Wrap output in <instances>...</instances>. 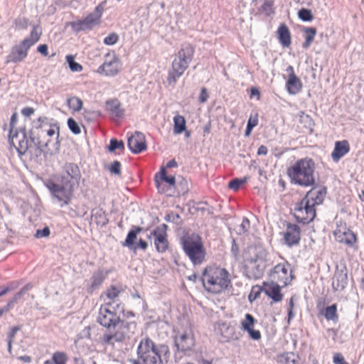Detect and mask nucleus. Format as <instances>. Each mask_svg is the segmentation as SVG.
Here are the masks:
<instances>
[{"instance_id":"nucleus-1","label":"nucleus","mask_w":364,"mask_h":364,"mask_svg":"<svg viewBox=\"0 0 364 364\" xmlns=\"http://www.w3.org/2000/svg\"><path fill=\"white\" fill-rule=\"evenodd\" d=\"M63 171L55 181L50 179L45 182L52 196L61 203L60 207L70 203L75 186H78L81 178L80 168L74 163L65 164Z\"/></svg>"},{"instance_id":"nucleus-2","label":"nucleus","mask_w":364,"mask_h":364,"mask_svg":"<svg viewBox=\"0 0 364 364\" xmlns=\"http://www.w3.org/2000/svg\"><path fill=\"white\" fill-rule=\"evenodd\" d=\"M111 308L110 301L102 305L99 310L97 322L107 330V333L102 337V343L114 347L116 343L124 341L126 329L130 324L120 318L114 307L112 310Z\"/></svg>"},{"instance_id":"nucleus-3","label":"nucleus","mask_w":364,"mask_h":364,"mask_svg":"<svg viewBox=\"0 0 364 364\" xmlns=\"http://www.w3.org/2000/svg\"><path fill=\"white\" fill-rule=\"evenodd\" d=\"M137 359H131L133 364H167L171 356L168 345L156 344L149 337L142 338L136 349Z\"/></svg>"},{"instance_id":"nucleus-4","label":"nucleus","mask_w":364,"mask_h":364,"mask_svg":"<svg viewBox=\"0 0 364 364\" xmlns=\"http://www.w3.org/2000/svg\"><path fill=\"white\" fill-rule=\"evenodd\" d=\"M314 171V161L306 157L296 161L287 170V173L292 183L308 187L315 184Z\"/></svg>"},{"instance_id":"nucleus-5","label":"nucleus","mask_w":364,"mask_h":364,"mask_svg":"<svg viewBox=\"0 0 364 364\" xmlns=\"http://www.w3.org/2000/svg\"><path fill=\"white\" fill-rule=\"evenodd\" d=\"M201 279L204 288L213 294L221 293L231 284L229 272L220 267L205 268Z\"/></svg>"},{"instance_id":"nucleus-6","label":"nucleus","mask_w":364,"mask_h":364,"mask_svg":"<svg viewBox=\"0 0 364 364\" xmlns=\"http://www.w3.org/2000/svg\"><path fill=\"white\" fill-rule=\"evenodd\" d=\"M195 48L189 43H183L176 55L171 68L168 71L167 81L169 85H174L177 80L184 73L192 61Z\"/></svg>"},{"instance_id":"nucleus-7","label":"nucleus","mask_w":364,"mask_h":364,"mask_svg":"<svg viewBox=\"0 0 364 364\" xmlns=\"http://www.w3.org/2000/svg\"><path fill=\"white\" fill-rule=\"evenodd\" d=\"M183 251L194 264H200L205 259V250L202 239L198 235H191L181 239Z\"/></svg>"},{"instance_id":"nucleus-8","label":"nucleus","mask_w":364,"mask_h":364,"mask_svg":"<svg viewBox=\"0 0 364 364\" xmlns=\"http://www.w3.org/2000/svg\"><path fill=\"white\" fill-rule=\"evenodd\" d=\"M174 344L178 351L186 353L192 350L196 344L192 329L188 328L183 331H178L174 336Z\"/></svg>"},{"instance_id":"nucleus-9","label":"nucleus","mask_w":364,"mask_h":364,"mask_svg":"<svg viewBox=\"0 0 364 364\" xmlns=\"http://www.w3.org/2000/svg\"><path fill=\"white\" fill-rule=\"evenodd\" d=\"M294 216L299 223L308 224L316 217V209L306 200H301L294 208Z\"/></svg>"},{"instance_id":"nucleus-10","label":"nucleus","mask_w":364,"mask_h":364,"mask_svg":"<svg viewBox=\"0 0 364 364\" xmlns=\"http://www.w3.org/2000/svg\"><path fill=\"white\" fill-rule=\"evenodd\" d=\"M167 229L168 226L166 224H162L151 231L149 236V238H151V236L154 237L156 249L161 253L165 252L168 248Z\"/></svg>"},{"instance_id":"nucleus-11","label":"nucleus","mask_w":364,"mask_h":364,"mask_svg":"<svg viewBox=\"0 0 364 364\" xmlns=\"http://www.w3.org/2000/svg\"><path fill=\"white\" fill-rule=\"evenodd\" d=\"M289 269L288 264H277L269 274L272 281L281 284L282 287L288 285L292 279L291 273L289 272Z\"/></svg>"},{"instance_id":"nucleus-12","label":"nucleus","mask_w":364,"mask_h":364,"mask_svg":"<svg viewBox=\"0 0 364 364\" xmlns=\"http://www.w3.org/2000/svg\"><path fill=\"white\" fill-rule=\"evenodd\" d=\"M100 20V14H90L85 18L76 21L70 22L72 29L75 32L90 30L95 25L97 24Z\"/></svg>"},{"instance_id":"nucleus-13","label":"nucleus","mask_w":364,"mask_h":364,"mask_svg":"<svg viewBox=\"0 0 364 364\" xmlns=\"http://www.w3.org/2000/svg\"><path fill=\"white\" fill-rule=\"evenodd\" d=\"M283 240L289 247L297 245L301 240V229L293 223H288L286 232L284 233Z\"/></svg>"},{"instance_id":"nucleus-14","label":"nucleus","mask_w":364,"mask_h":364,"mask_svg":"<svg viewBox=\"0 0 364 364\" xmlns=\"http://www.w3.org/2000/svg\"><path fill=\"white\" fill-rule=\"evenodd\" d=\"M127 145L134 154H139L146 149L145 136L140 132H135L127 140Z\"/></svg>"},{"instance_id":"nucleus-15","label":"nucleus","mask_w":364,"mask_h":364,"mask_svg":"<svg viewBox=\"0 0 364 364\" xmlns=\"http://www.w3.org/2000/svg\"><path fill=\"white\" fill-rule=\"evenodd\" d=\"M261 291L272 299L274 302H279L283 299V294L281 292V286L275 282H264Z\"/></svg>"},{"instance_id":"nucleus-16","label":"nucleus","mask_w":364,"mask_h":364,"mask_svg":"<svg viewBox=\"0 0 364 364\" xmlns=\"http://www.w3.org/2000/svg\"><path fill=\"white\" fill-rule=\"evenodd\" d=\"M48 142L42 144L38 136H36L33 130L29 132V140H26V147L24 149V154L27 152L34 151L36 156L41 155L43 152V147L47 146Z\"/></svg>"},{"instance_id":"nucleus-17","label":"nucleus","mask_w":364,"mask_h":364,"mask_svg":"<svg viewBox=\"0 0 364 364\" xmlns=\"http://www.w3.org/2000/svg\"><path fill=\"white\" fill-rule=\"evenodd\" d=\"M326 194V188H313L306 193L303 200H306V201L309 202L310 205L315 208V205L323 203Z\"/></svg>"},{"instance_id":"nucleus-18","label":"nucleus","mask_w":364,"mask_h":364,"mask_svg":"<svg viewBox=\"0 0 364 364\" xmlns=\"http://www.w3.org/2000/svg\"><path fill=\"white\" fill-rule=\"evenodd\" d=\"M348 284V272L346 267L338 269L334 273L332 287L334 291H343Z\"/></svg>"},{"instance_id":"nucleus-19","label":"nucleus","mask_w":364,"mask_h":364,"mask_svg":"<svg viewBox=\"0 0 364 364\" xmlns=\"http://www.w3.org/2000/svg\"><path fill=\"white\" fill-rule=\"evenodd\" d=\"M119 71V59L115 55L109 62H105L97 69L98 73L106 76H114Z\"/></svg>"},{"instance_id":"nucleus-20","label":"nucleus","mask_w":364,"mask_h":364,"mask_svg":"<svg viewBox=\"0 0 364 364\" xmlns=\"http://www.w3.org/2000/svg\"><path fill=\"white\" fill-rule=\"evenodd\" d=\"M17 117H18V114H17L16 112L13 113V114L11 117V119H10V130H9V141L10 145L11 146H14L15 147V149H16V151H17L20 158L21 159V156H23V150H22V148H23V145H22L23 141L19 140V141H18V146H16L14 144V139L16 138L18 136V132L16 131L15 132H14V128L15 127V124L17 122Z\"/></svg>"},{"instance_id":"nucleus-21","label":"nucleus","mask_w":364,"mask_h":364,"mask_svg":"<svg viewBox=\"0 0 364 364\" xmlns=\"http://www.w3.org/2000/svg\"><path fill=\"white\" fill-rule=\"evenodd\" d=\"M350 151V145L347 140L337 141L335 142V146L331 157L334 162H338Z\"/></svg>"},{"instance_id":"nucleus-22","label":"nucleus","mask_w":364,"mask_h":364,"mask_svg":"<svg viewBox=\"0 0 364 364\" xmlns=\"http://www.w3.org/2000/svg\"><path fill=\"white\" fill-rule=\"evenodd\" d=\"M334 235L338 242L345 243L350 247H352L357 241L355 234L348 229L343 232L341 230H336Z\"/></svg>"},{"instance_id":"nucleus-23","label":"nucleus","mask_w":364,"mask_h":364,"mask_svg":"<svg viewBox=\"0 0 364 364\" xmlns=\"http://www.w3.org/2000/svg\"><path fill=\"white\" fill-rule=\"evenodd\" d=\"M105 109L113 117L122 118L124 116V110L122 109L120 102L116 98L105 102Z\"/></svg>"},{"instance_id":"nucleus-24","label":"nucleus","mask_w":364,"mask_h":364,"mask_svg":"<svg viewBox=\"0 0 364 364\" xmlns=\"http://www.w3.org/2000/svg\"><path fill=\"white\" fill-rule=\"evenodd\" d=\"M142 230V228L134 226L128 232L126 240L122 242V246L128 247L130 250H133L134 251L136 250L137 246L135 243V240L137 238V234L141 232Z\"/></svg>"},{"instance_id":"nucleus-25","label":"nucleus","mask_w":364,"mask_h":364,"mask_svg":"<svg viewBox=\"0 0 364 364\" xmlns=\"http://www.w3.org/2000/svg\"><path fill=\"white\" fill-rule=\"evenodd\" d=\"M299 123L301 125V132L304 134H311L314 131V122L312 118L304 112L299 113Z\"/></svg>"},{"instance_id":"nucleus-26","label":"nucleus","mask_w":364,"mask_h":364,"mask_svg":"<svg viewBox=\"0 0 364 364\" xmlns=\"http://www.w3.org/2000/svg\"><path fill=\"white\" fill-rule=\"evenodd\" d=\"M286 88L289 94L296 95L302 89V83L297 76L288 77L286 82Z\"/></svg>"},{"instance_id":"nucleus-27","label":"nucleus","mask_w":364,"mask_h":364,"mask_svg":"<svg viewBox=\"0 0 364 364\" xmlns=\"http://www.w3.org/2000/svg\"><path fill=\"white\" fill-rule=\"evenodd\" d=\"M277 33L280 43L284 47H289L291 44V34L288 27L284 23L281 24Z\"/></svg>"},{"instance_id":"nucleus-28","label":"nucleus","mask_w":364,"mask_h":364,"mask_svg":"<svg viewBox=\"0 0 364 364\" xmlns=\"http://www.w3.org/2000/svg\"><path fill=\"white\" fill-rule=\"evenodd\" d=\"M42 34V29L39 26H34L28 38L24 39V48L28 49L31 46L35 44Z\"/></svg>"},{"instance_id":"nucleus-29","label":"nucleus","mask_w":364,"mask_h":364,"mask_svg":"<svg viewBox=\"0 0 364 364\" xmlns=\"http://www.w3.org/2000/svg\"><path fill=\"white\" fill-rule=\"evenodd\" d=\"M107 275V272H105L102 269H99L97 272H94L90 280L91 285L90 289L91 291H94L99 288V287L102 284L104 280L105 279Z\"/></svg>"},{"instance_id":"nucleus-30","label":"nucleus","mask_w":364,"mask_h":364,"mask_svg":"<svg viewBox=\"0 0 364 364\" xmlns=\"http://www.w3.org/2000/svg\"><path fill=\"white\" fill-rule=\"evenodd\" d=\"M250 264L252 265V268L254 270V274L255 277H260L266 267L265 261L260 257L252 258L250 260Z\"/></svg>"},{"instance_id":"nucleus-31","label":"nucleus","mask_w":364,"mask_h":364,"mask_svg":"<svg viewBox=\"0 0 364 364\" xmlns=\"http://www.w3.org/2000/svg\"><path fill=\"white\" fill-rule=\"evenodd\" d=\"M23 59V41H20L18 45L14 46L10 54L7 57V63L17 62Z\"/></svg>"},{"instance_id":"nucleus-32","label":"nucleus","mask_w":364,"mask_h":364,"mask_svg":"<svg viewBox=\"0 0 364 364\" xmlns=\"http://www.w3.org/2000/svg\"><path fill=\"white\" fill-rule=\"evenodd\" d=\"M220 331L222 336L224 337L227 341L230 340H237L239 338L238 334L235 332L234 326L223 323Z\"/></svg>"},{"instance_id":"nucleus-33","label":"nucleus","mask_w":364,"mask_h":364,"mask_svg":"<svg viewBox=\"0 0 364 364\" xmlns=\"http://www.w3.org/2000/svg\"><path fill=\"white\" fill-rule=\"evenodd\" d=\"M302 31L306 33L305 41L303 43L302 47L307 49L314 41L316 34V29L314 27H304Z\"/></svg>"},{"instance_id":"nucleus-34","label":"nucleus","mask_w":364,"mask_h":364,"mask_svg":"<svg viewBox=\"0 0 364 364\" xmlns=\"http://www.w3.org/2000/svg\"><path fill=\"white\" fill-rule=\"evenodd\" d=\"M173 133L175 134H180L186 130V120L185 118L177 114L173 117Z\"/></svg>"},{"instance_id":"nucleus-35","label":"nucleus","mask_w":364,"mask_h":364,"mask_svg":"<svg viewBox=\"0 0 364 364\" xmlns=\"http://www.w3.org/2000/svg\"><path fill=\"white\" fill-rule=\"evenodd\" d=\"M323 315L326 320L337 321L338 316L337 314V306L336 304H332L331 306H327L323 312Z\"/></svg>"},{"instance_id":"nucleus-36","label":"nucleus","mask_w":364,"mask_h":364,"mask_svg":"<svg viewBox=\"0 0 364 364\" xmlns=\"http://www.w3.org/2000/svg\"><path fill=\"white\" fill-rule=\"evenodd\" d=\"M92 217L96 219V223L102 226L106 225L109 220L107 218L105 212L102 209H97L92 211Z\"/></svg>"},{"instance_id":"nucleus-37","label":"nucleus","mask_w":364,"mask_h":364,"mask_svg":"<svg viewBox=\"0 0 364 364\" xmlns=\"http://www.w3.org/2000/svg\"><path fill=\"white\" fill-rule=\"evenodd\" d=\"M67 105L74 112H79L82 107V101L77 97H71L67 100Z\"/></svg>"},{"instance_id":"nucleus-38","label":"nucleus","mask_w":364,"mask_h":364,"mask_svg":"<svg viewBox=\"0 0 364 364\" xmlns=\"http://www.w3.org/2000/svg\"><path fill=\"white\" fill-rule=\"evenodd\" d=\"M120 290L117 287L112 286L105 292V296L109 299L108 301L112 303V305L115 303L116 299L119 296Z\"/></svg>"},{"instance_id":"nucleus-39","label":"nucleus","mask_w":364,"mask_h":364,"mask_svg":"<svg viewBox=\"0 0 364 364\" xmlns=\"http://www.w3.org/2000/svg\"><path fill=\"white\" fill-rule=\"evenodd\" d=\"M249 179H250L249 176H245L244 178H235L229 182L228 187L230 189L237 191L240 188V187L242 185L247 183L249 181Z\"/></svg>"},{"instance_id":"nucleus-40","label":"nucleus","mask_w":364,"mask_h":364,"mask_svg":"<svg viewBox=\"0 0 364 364\" xmlns=\"http://www.w3.org/2000/svg\"><path fill=\"white\" fill-rule=\"evenodd\" d=\"M68 359L65 353L58 351L53 353L51 361L53 364H66Z\"/></svg>"},{"instance_id":"nucleus-41","label":"nucleus","mask_w":364,"mask_h":364,"mask_svg":"<svg viewBox=\"0 0 364 364\" xmlns=\"http://www.w3.org/2000/svg\"><path fill=\"white\" fill-rule=\"evenodd\" d=\"M66 60L68 63L69 68L73 72H80L82 70V66L78 63L75 61V58L72 55L66 56Z\"/></svg>"},{"instance_id":"nucleus-42","label":"nucleus","mask_w":364,"mask_h":364,"mask_svg":"<svg viewBox=\"0 0 364 364\" xmlns=\"http://www.w3.org/2000/svg\"><path fill=\"white\" fill-rule=\"evenodd\" d=\"M124 144L123 141H118L115 138H112L109 141V145L108 146V151L109 152H113L117 149L124 150Z\"/></svg>"},{"instance_id":"nucleus-43","label":"nucleus","mask_w":364,"mask_h":364,"mask_svg":"<svg viewBox=\"0 0 364 364\" xmlns=\"http://www.w3.org/2000/svg\"><path fill=\"white\" fill-rule=\"evenodd\" d=\"M159 174L161 176V179L166 183H168L170 186H173L176 184V178L173 176H167L166 168L161 167Z\"/></svg>"},{"instance_id":"nucleus-44","label":"nucleus","mask_w":364,"mask_h":364,"mask_svg":"<svg viewBox=\"0 0 364 364\" xmlns=\"http://www.w3.org/2000/svg\"><path fill=\"white\" fill-rule=\"evenodd\" d=\"M22 294L23 288L18 291V292L15 295V296L12 299L8 301L6 306L0 309V317L3 315L4 312L9 311V309L14 305V303H16L17 299L19 298Z\"/></svg>"},{"instance_id":"nucleus-45","label":"nucleus","mask_w":364,"mask_h":364,"mask_svg":"<svg viewBox=\"0 0 364 364\" xmlns=\"http://www.w3.org/2000/svg\"><path fill=\"white\" fill-rule=\"evenodd\" d=\"M255 323V319L253 316L250 314H247L245 315V320L242 322V328L245 331L250 330V328H253Z\"/></svg>"},{"instance_id":"nucleus-46","label":"nucleus","mask_w":364,"mask_h":364,"mask_svg":"<svg viewBox=\"0 0 364 364\" xmlns=\"http://www.w3.org/2000/svg\"><path fill=\"white\" fill-rule=\"evenodd\" d=\"M298 16L303 21H311L314 18L311 11L307 9H301L299 10Z\"/></svg>"},{"instance_id":"nucleus-47","label":"nucleus","mask_w":364,"mask_h":364,"mask_svg":"<svg viewBox=\"0 0 364 364\" xmlns=\"http://www.w3.org/2000/svg\"><path fill=\"white\" fill-rule=\"evenodd\" d=\"M68 126L70 130L75 134H79L81 132V129L76 121L73 118L68 119Z\"/></svg>"},{"instance_id":"nucleus-48","label":"nucleus","mask_w":364,"mask_h":364,"mask_svg":"<svg viewBox=\"0 0 364 364\" xmlns=\"http://www.w3.org/2000/svg\"><path fill=\"white\" fill-rule=\"evenodd\" d=\"M108 170L112 174H114L117 176H120L121 174V163L118 161H114L109 167H108Z\"/></svg>"},{"instance_id":"nucleus-49","label":"nucleus","mask_w":364,"mask_h":364,"mask_svg":"<svg viewBox=\"0 0 364 364\" xmlns=\"http://www.w3.org/2000/svg\"><path fill=\"white\" fill-rule=\"evenodd\" d=\"M250 228V222L247 218H243L242 223L239 226L238 232L240 235L245 234L248 232Z\"/></svg>"},{"instance_id":"nucleus-50","label":"nucleus","mask_w":364,"mask_h":364,"mask_svg":"<svg viewBox=\"0 0 364 364\" xmlns=\"http://www.w3.org/2000/svg\"><path fill=\"white\" fill-rule=\"evenodd\" d=\"M118 41V36L115 33H112L105 38L103 42L106 45L112 46L115 44Z\"/></svg>"},{"instance_id":"nucleus-51","label":"nucleus","mask_w":364,"mask_h":364,"mask_svg":"<svg viewBox=\"0 0 364 364\" xmlns=\"http://www.w3.org/2000/svg\"><path fill=\"white\" fill-rule=\"evenodd\" d=\"M258 119L257 117L252 120L250 117L248 120L246 130H245V136H249L252 129L257 125Z\"/></svg>"},{"instance_id":"nucleus-52","label":"nucleus","mask_w":364,"mask_h":364,"mask_svg":"<svg viewBox=\"0 0 364 364\" xmlns=\"http://www.w3.org/2000/svg\"><path fill=\"white\" fill-rule=\"evenodd\" d=\"M50 231L48 227H45L43 230H37L34 236L36 238L47 237L50 235Z\"/></svg>"},{"instance_id":"nucleus-53","label":"nucleus","mask_w":364,"mask_h":364,"mask_svg":"<svg viewBox=\"0 0 364 364\" xmlns=\"http://www.w3.org/2000/svg\"><path fill=\"white\" fill-rule=\"evenodd\" d=\"M285 364H298L297 358L294 353H287L284 355Z\"/></svg>"},{"instance_id":"nucleus-54","label":"nucleus","mask_w":364,"mask_h":364,"mask_svg":"<svg viewBox=\"0 0 364 364\" xmlns=\"http://www.w3.org/2000/svg\"><path fill=\"white\" fill-rule=\"evenodd\" d=\"M333 362L334 364H348L344 359L343 355L340 353L333 355Z\"/></svg>"},{"instance_id":"nucleus-55","label":"nucleus","mask_w":364,"mask_h":364,"mask_svg":"<svg viewBox=\"0 0 364 364\" xmlns=\"http://www.w3.org/2000/svg\"><path fill=\"white\" fill-rule=\"evenodd\" d=\"M247 331L248 332L249 336L252 339L257 341L261 338V333L258 330H255L253 328H252Z\"/></svg>"},{"instance_id":"nucleus-56","label":"nucleus","mask_w":364,"mask_h":364,"mask_svg":"<svg viewBox=\"0 0 364 364\" xmlns=\"http://www.w3.org/2000/svg\"><path fill=\"white\" fill-rule=\"evenodd\" d=\"M21 330V326H14L11 331H9V334H8V341H11L12 342H14V337L16 334V333Z\"/></svg>"},{"instance_id":"nucleus-57","label":"nucleus","mask_w":364,"mask_h":364,"mask_svg":"<svg viewBox=\"0 0 364 364\" xmlns=\"http://www.w3.org/2000/svg\"><path fill=\"white\" fill-rule=\"evenodd\" d=\"M209 95L208 93V90L205 87L201 88L200 96H199V101L200 103H204L207 101Z\"/></svg>"},{"instance_id":"nucleus-58","label":"nucleus","mask_w":364,"mask_h":364,"mask_svg":"<svg viewBox=\"0 0 364 364\" xmlns=\"http://www.w3.org/2000/svg\"><path fill=\"white\" fill-rule=\"evenodd\" d=\"M272 5L273 4L271 1H265L262 5V9L268 14L273 13Z\"/></svg>"},{"instance_id":"nucleus-59","label":"nucleus","mask_w":364,"mask_h":364,"mask_svg":"<svg viewBox=\"0 0 364 364\" xmlns=\"http://www.w3.org/2000/svg\"><path fill=\"white\" fill-rule=\"evenodd\" d=\"M46 119V118H42L41 117H38V119L32 122V127L33 128H36V129H38L40 128L43 127V122Z\"/></svg>"},{"instance_id":"nucleus-60","label":"nucleus","mask_w":364,"mask_h":364,"mask_svg":"<svg viewBox=\"0 0 364 364\" xmlns=\"http://www.w3.org/2000/svg\"><path fill=\"white\" fill-rule=\"evenodd\" d=\"M37 50L44 56H47L48 55V46L46 44L39 45L37 48Z\"/></svg>"},{"instance_id":"nucleus-61","label":"nucleus","mask_w":364,"mask_h":364,"mask_svg":"<svg viewBox=\"0 0 364 364\" xmlns=\"http://www.w3.org/2000/svg\"><path fill=\"white\" fill-rule=\"evenodd\" d=\"M35 112V109L33 107H24V122L27 118H29Z\"/></svg>"},{"instance_id":"nucleus-62","label":"nucleus","mask_w":364,"mask_h":364,"mask_svg":"<svg viewBox=\"0 0 364 364\" xmlns=\"http://www.w3.org/2000/svg\"><path fill=\"white\" fill-rule=\"evenodd\" d=\"M231 252L235 257H237V254L239 252V247L236 244V242L235 240H232V247H231Z\"/></svg>"},{"instance_id":"nucleus-63","label":"nucleus","mask_w":364,"mask_h":364,"mask_svg":"<svg viewBox=\"0 0 364 364\" xmlns=\"http://www.w3.org/2000/svg\"><path fill=\"white\" fill-rule=\"evenodd\" d=\"M136 246H137V249H141L143 250H145L147 247H148V244L146 242H145L144 240L140 239L139 241V243L136 244Z\"/></svg>"},{"instance_id":"nucleus-64","label":"nucleus","mask_w":364,"mask_h":364,"mask_svg":"<svg viewBox=\"0 0 364 364\" xmlns=\"http://www.w3.org/2000/svg\"><path fill=\"white\" fill-rule=\"evenodd\" d=\"M267 154V147L264 145H261L257 150L258 155H266Z\"/></svg>"}]
</instances>
